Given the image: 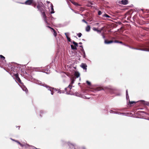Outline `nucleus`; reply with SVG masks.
I'll return each instance as SVG.
<instances>
[{
  "mask_svg": "<svg viewBox=\"0 0 149 149\" xmlns=\"http://www.w3.org/2000/svg\"><path fill=\"white\" fill-rule=\"evenodd\" d=\"M136 46L138 47H131V49L149 52V42L145 44H137Z\"/></svg>",
  "mask_w": 149,
  "mask_h": 149,
  "instance_id": "f257e3e1",
  "label": "nucleus"
},
{
  "mask_svg": "<svg viewBox=\"0 0 149 149\" xmlns=\"http://www.w3.org/2000/svg\"><path fill=\"white\" fill-rule=\"evenodd\" d=\"M37 7L41 13L42 16L43 18L44 21L47 24V25H49V24L48 23L47 20V17L46 15L45 14L44 12L43 8L41 7L39 5H38L37 6Z\"/></svg>",
  "mask_w": 149,
  "mask_h": 149,
  "instance_id": "f03ea898",
  "label": "nucleus"
},
{
  "mask_svg": "<svg viewBox=\"0 0 149 149\" xmlns=\"http://www.w3.org/2000/svg\"><path fill=\"white\" fill-rule=\"evenodd\" d=\"M31 69L33 70H35L36 71H40L43 72L47 74H48L49 73L50 70H45V71H42V67H37V68H33L31 67Z\"/></svg>",
  "mask_w": 149,
  "mask_h": 149,
  "instance_id": "7ed1b4c3",
  "label": "nucleus"
},
{
  "mask_svg": "<svg viewBox=\"0 0 149 149\" xmlns=\"http://www.w3.org/2000/svg\"><path fill=\"white\" fill-rule=\"evenodd\" d=\"M40 85L43 86L45 87L46 88L48 89V90H49L51 92V94L52 95H53L54 93V92H53V90H54V91H55V89L54 88H52L48 86L46 84L43 85L42 84H40Z\"/></svg>",
  "mask_w": 149,
  "mask_h": 149,
  "instance_id": "20e7f679",
  "label": "nucleus"
},
{
  "mask_svg": "<svg viewBox=\"0 0 149 149\" xmlns=\"http://www.w3.org/2000/svg\"><path fill=\"white\" fill-rule=\"evenodd\" d=\"M107 91L111 93H113L114 91L116 90V89L113 87L109 86L106 88Z\"/></svg>",
  "mask_w": 149,
  "mask_h": 149,
  "instance_id": "39448f33",
  "label": "nucleus"
},
{
  "mask_svg": "<svg viewBox=\"0 0 149 149\" xmlns=\"http://www.w3.org/2000/svg\"><path fill=\"white\" fill-rule=\"evenodd\" d=\"M8 67L10 66L11 70L14 72L17 73L18 72V70L16 68V67H15V65L12 66L10 64L8 65Z\"/></svg>",
  "mask_w": 149,
  "mask_h": 149,
  "instance_id": "423d86ee",
  "label": "nucleus"
},
{
  "mask_svg": "<svg viewBox=\"0 0 149 149\" xmlns=\"http://www.w3.org/2000/svg\"><path fill=\"white\" fill-rule=\"evenodd\" d=\"M35 2L34 0H27L24 3H21L23 4H25L26 5H31L32 4H34Z\"/></svg>",
  "mask_w": 149,
  "mask_h": 149,
  "instance_id": "0eeeda50",
  "label": "nucleus"
},
{
  "mask_svg": "<svg viewBox=\"0 0 149 149\" xmlns=\"http://www.w3.org/2000/svg\"><path fill=\"white\" fill-rule=\"evenodd\" d=\"M128 1L127 0H122L119 1V3L123 5H125L128 3Z\"/></svg>",
  "mask_w": 149,
  "mask_h": 149,
  "instance_id": "6e6552de",
  "label": "nucleus"
},
{
  "mask_svg": "<svg viewBox=\"0 0 149 149\" xmlns=\"http://www.w3.org/2000/svg\"><path fill=\"white\" fill-rule=\"evenodd\" d=\"M81 67L84 70H86V71L87 65L85 63H82L81 65Z\"/></svg>",
  "mask_w": 149,
  "mask_h": 149,
  "instance_id": "1a4fd4ad",
  "label": "nucleus"
},
{
  "mask_svg": "<svg viewBox=\"0 0 149 149\" xmlns=\"http://www.w3.org/2000/svg\"><path fill=\"white\" fill-rule=\"evenodd\" d=\"M67 75L64 73H63L61 75V77L63 79V81L64 82H65L66 78L67 77Z\"/></svg>",
  "mask_w": 149,
  "mask_h": 149,
  "instance_id": "9d476101",
  "label": "nucleus"
},
{
  "mask_svg": "<svg viewBox=\"0 0 149 149\" xmlns=\"http://www.w3.org/2000/svg\"><path fill=\"white\" fill-rule=\"evenodd\" d=\"M74 78H78L80 76V74L79 72L77 71H75L74 73Z\"/></svg>",
  "mask_w": 149,
  "mask_h": 149,
  "instance_id": "9b49d317",
  "label": "nucleus"
},
{
  "mask_svg": "<svg viewBox=\"0 0 149 149\" xmlns=\"http://www.w3.org/2000/svg\"><path fill=\"white\" fill-rule=\"evenodd\" d=\"M138 102H141V103H142V104H143L144 105H146L147 106H149V102H145L144 100H140V101H138Z\"/></svg>",
  "mask_w": 149,
  "mask_h": 149,
  "instance_id": "f8f14e48",
  "label": "nucleus"
},
{
  "mask_svg": "<svg viewBox=\"0 0 149 149\" xmlns=\"http://www.w3.org/2000/svg\"><path fill=\"white\" fill-rule=\"evenodd\" d=\"M21 87L22 90L23 91H25L26 92V93L28 92V90L27 88L25 86H24V85H23Z\"/></svg>",
  "mask_w": 149,
  "mask_h": 149,
  "instance_id": "ddd939ff",
  "label": "nucleus"
},
{
  "mask_svg": "<svg viewBox=\"0 0 149 149\" xmlns=\"http://www.w3.org/2000/svg\"><path fill=\"white\" fill-rule=\"evenodd\" d=\"M67 33H68V34H69V33H65V34L66 36V37L67 38L68 41L69 42H72V41H71V40L70 39V37H68V36L67 35Z\"/></svg>",
  "mask_w": 149,
  "mask_h": 149,
  "instance_id": "4468645a",
  "label": "nucleus"
},
{
  "mask_svg": "<svg viewBox=\"0 0 149 149\" xmlns=\"http://www.w3.org/2000/svg\"><path fill=\"white\" fill-rule=\"evenodd\" d=\"M104 43L106 44H109L112 43H114V41L113 40L108 41L107 40H105L104 41Z\"/></svg>",
  "mask_w": 149,
  "mask_h": 149,
  "instance_id": "2eb2a0df",
  "label": "nucleus"
},
{
  "mask_svg": "<svg viewBox=\"0 0 149 149\" xmlns=\"http://www.w3.org/2000/svg\"><path fill=\"white\" fill-rule=\"evenodd\" d=\"M76 79V78H74V77H72L70 78V79L71 80V83L70 84H72L74 83V81H75Z\"/></svg>",
  "mask_w": 149,
  "mask_h": 149,
  "instance_id": "dca6fc26",
  "label": "nucleus"
},
{
  "mask_svg": "<svg viewBox=\"0 0 149 149\" xmlns=\"http://www.w3.org/2000/svg\"><path fill=\"white\" fill-rule=\"evenodd\" d=\"M58 90V93H59L61 94V93H64V91H62V90H60V89H56L55 88V91H57Z\"/></svg>",
  "mask_w": 149,
  "mask_h": 149,
  "instance_id": "f3484780",
  "label": "nucleus"
},
{
  "mask_svg": "<svg viewBox=\"0 0 149 149\" xmlns=\"http://www.w3.org/2000/svg\"><path fill=\"white\" fill-rule=\"evenodd\" d=\"M71 48L72 50H77V48L76 46L71 45H70Z\"/></svg>",
  "mask_w": 149,
  "mask_h": 149,
  "instance_id": "a211bd4d",
  "label": "nucleus"
},
{
  "mask_svg": "<svg viewBox=\"0 0 149 149\" xmlns=\"http://www.w3.org/2000/svg\"><path fill=\"white\" fill-rule=\"evenodd\" d=\"M93 29L94 31H97L98 33H100L101 32V30H98L95 27H93Z\"/></svg>",
  "mask_w": 149,
  "mask_h": 149,
  "instance_id": "6ab92c4d",
  "label": "nucleus"
},
{
  "mask_svg": "<svg viewBox=\"0 0 149 149\" xmlns=\"http://www.w3.org/2000/svg\"><path fill=\"white\" fill-rule=\"evenodd\" d=\"M126 99H127V100H129V101L130 100L129 97V96L128 95L127 90H126Z\"/></svg>",
  "mask_w": 149,
  "mask_h": 149,
  "instance_id": "aec40b11",
  "label": "nucleus"
},
{
  "mask_svg": "<svg viewBox=\"0 0 149 149\" xmlns=\"http://www.w3.org/2000/svg\"><path fill=\"white\" fill-rule=\"evenodd\" d=\"M52 31L53 32V34L54 36L56 37L57 35V33L56 31L53 28L52 29Z\"/></svg>",
  "mask_w": 149,
  "mask_h": 149,
  "instance_id": "412c9836",
  "label": "nucleus"
},
{
  "mask_svg": "<svg viewBox=\"0 0 149 149\" xmlns=\"http://www.w3.org/2000/svg\"><path fill=\"white\" fill-rule=\"evenodd\" d=\"M90 26L89 25H88L86 27V30L87 32H89L90 30Z\"/></svg>",
  "mask_w": 149,
  "mask_h": 149,
  "instance_id": "4be33fe9",
  "label": "nucleus"
},
{
  "mask_svg": "<svg viewBox=\"0 0 149 149\" xmlns=\"http://www.w3.org/2000/svg\"><path fill=\"white\" fill-rule=\"evenodd\" d=\"M95 90L96 91H101L102 90H103L104 89H103L101 87H98L96 88Z\"/></svg>",
  "mask_w": 149,
  "mask_h": 149,
  "instance_id": "5701e85b",
  "label": "nucleus"
},
{
  "mask_svg": "<svg viewBox=\"0 0 149 149\" xmlns=\"http://www.w3.org/2000/svg\"><path fill=\"white\" fill-rule=\"evenodd\" d=\"M51 11L50 12V13L51 14H53L54 13V10L53 6L52 4L51 5Z\"/></svg>",
  "mask_w": 149,
  "mask_h": 149,
  "instance_id": "b1692460",
  "label": "nucleus"
},
{
  "mask_svg": "<svg viewBox=\"0 0 149 149\" xmlns=\"http://www.w3.org/2000/svg\"><path fill=\"white\" fill-rule=\"evenodd\" d=\"M103 17H105L107 18H111V17L106 13H104L102 15Z\"/></svg>",
  "mask_w": 149,
  "mask_h": 149,
  "instance_id": "393cba45",
  "label": "nucleus"
},
{
  "mask_svg": "<svg viewBox=\"0 0 149 149\" xmlns=\"http://www.w3.org/2000/svg\"><path fill=\"white\" fill-rule=\"evenodd\" d=\"M124 39L127 41H128L131 40V39L129 37L127 36L125 37Z\"/></svg>",
  "mask_w": 149,
  "mask_h": 149,
  "instance_id": "a878e982",
  "label": "nucleus"
},
{
  "mask_svg": "<svg viewBox=\"0 0 149 149\" xmlns=\"http://www.w3.org/2000/svg\"><path fill=\"white\" fill-rule=\"evenodd\" d=\"M114 43H119L121 44L122 45H123V42L122 41H119L118 40H115L114 41Z\"/></svg>",
  "mask_w": 149,
  "mask_h": 149,
  "instance_id": "bb28decb",
  "label": "nucleus"
},
{
  "mask_svg": "<svg viewBox=\"0 0 149 149\" xmlns=\"http://www.w3.org/2000/svg\"><path fill=\"white\" fill-rule=\"evenodd\" d=\"M72 43L76 47H78V43H77V42H75L74 40L72 41Z\"/></svg>",
  "mask_w": 149,
  "mask_h": 149,
  "instance_id": "cd10ccee",
  "label": "nucleus"
},
{
  "mask_svg": "<svg viewBox=\"0 0 149 149\" xmlns=\"http://www.w3.org/2000/svg\"><path fill=\"white\" fill-rule=\"evenodd\" d=\"M16 65H15V67H16V68L17 69L18 71L20 68V66L18 64L16 63Z\"/></svg>",
  "mask_w": 149,
  "mask_h": 149,
  "instance_id": "c85d7f7f",
  "label": "nucleus"
},
{
  "mask_svg": "<svg viewBox=\"0 0 149 149\" xmlns=\"http://www.w3.org/2000/svg\"><path fill=\"white\" fill-rule=\"evenodd\" d=\"M0 58L3 60H5V57L4 56H3L2 55H0Z\"/></svg>",
  "mask_w": 149,
  "mask_h": 149,
  "instance_id": "c756f323",
  "label": "nucleus"
},
{
  "mask_svg": "<svg viewBox=\"0 0 149 149\" xmlns=\"http://www.w3.org/2000/svg\"><path fill=\"white\" fill-rule=\"evenodd\" d=\"M31 146L29 145V144H24V147L25 148H27L28 147H29V146Z\"/></svg>",
  "mask_w": 149,
  "mask_h": 149,
  "instance_id": "7c9ffc66",
  "label": "nucleus"
},
{
  "mask_svg": "<svg viewBox=\"0 0 149 149\" xmlns=\"http://www.w3.org/2000/svg\"><path fill=\"white\" fill-rule=\"evenodd\" d=\"M44 112H45L43 110H41L40 111V116L41 117H42L41 114H42L43 113H44Z\"/></svg>",
  "mask_w": 149,
  "mask_h": 149,
  "instance_id": "2f4dec72",
  "label": "nucleus"
},
{
  "mask_svg": "<svg viewBox=\"0 0 149 149\" xmlns=\"http://www.w3.org/2000/svg\"><path fill=\"white\" fill-rule=\"evenodd\" d=\"M16 79L18 81V82L20 83L21 84H23L22 83H21V81L19 77L17 78H16Z\"/></svg>",
  "mask_w": 149,
  "mask_h": 149,
  "instance_id": "473e14b6",
  "label": "nucleus"
},
{
  "mask_svg": "<svg viewBox=\"0 0 149 149\" xmlns=\"http://www.w3.org/2000/svg\"><path fill=\"white\" fill-rule=\"evenodd\" d=\"M109 112H110V113H115L116 114V111H113V110H110L109 111Z\"/></svg>",
  "mask_w": 149,
  "mask_h": 149,
  "instance_id": "72a5a7b5",
  "label": "nucleus"
},
{
  "mask_svg": "<svg viewBox=\"0 0 149 149\" xmlns=\"http://www.w3.org/2000/svg\"><path fill=\"white\" fill-rule=\"evenodd\" d=\"M129 102L130 105H131L134 103H136V102L134 101H130V100L129 101Z\"/></svg>",
  "mask_w": 149,
  "mask_h": 149,
  "instance_id": "f704fd0d",
  "label": "nucleus"
},
{
  "mask_svg": "<svg viewBox=\"0 0 149 149\" xmlns=\"http://www.w3.org/2000/svg\"><path fill=\"white\" fill-rule=\"evenodd\" d=\"M14 75L15 76V78L16 79V78H19V77L18 76V74L17 73H16V74H14Z\"/></svg>",
  "mask_w": 149,
  "mask_h": 149,
  "instance_id": "c9c22d12",
  "label": "nucleus"
},
{
  "mask_svg": "<svg viewBox=\"0 0 149 149\" xmlns=\"http://www.w3.org/2000/svg\"><path fill=\"white\" fill-rule=\"evenodd\" d=\"M77 36L79 38H80L82 36V34L80 33H79L77 34Z\"/></svg>",
  "mask_w": 149,
  "mask_h": 149,
  "instance_id": "e433bc0d",
  "label": "nucleus"
},
{
  "mask_svg": "<svg viewBox=\"0 0 149 149\" xmlns=\"http://www.w3.org/2000/svg\"><path fill=\"white\" fill-rule=\"evenodd\" d=\"M71 3L73 4L76 5V6H78L79 5V4L78 3H75L74 2H71Z\"/></svg>",
  "mask_w": 149,
  "mask_h": 149,
  "instance_id": "4c0bfd02",
  "label": "nucleus"
},
{
  "mask_svg": "<svg viewBox=\"0 0 149 149\" xmlns=\"http://www.w3.org/2000/svg\"><path fill=\"white\" fill-rule=\"evenodd\" d=\"M102 14V12L100 10H98V15H100Z\"/></svg>",
  "mask_w": 149,
  "mask_h": 149,
  "instance_id": "58836bf2",
  "label": "nucleus"
},
{
  "mask_svg": "<svg viewBox=\"0 0 149 149\" xmlns=\"http://www.w3.org/2000/svg\"><path fill=\"white\" fill-rule=\"evenodd\" d=\"M86 82L88 85L89 86H90L91 85V83L90 81H86Z\"/></svg>",
  "mask_w": 149,
  "mask_h": 149,
  "instance_id": "ea45409f",
  "label": "nucleus"
},
{
  "mask_svg": "<svg viewBox=\"0 0 149 149\" xmlns=\"http://www.w3.org/2000/svg\"><path fill=\"white\" fill-rule=\"evenodd\" d=\"M83 58H86V55L85 52H83Z\"/></svg>",
  "mask_w": 149,
  "mask_h": 149,
  "instance_id": "a19ab883",
  "label": "nucleus"
},
{
  "mask_svg": "<svg viewBox=\"0 0 149 149\" xmlns=\"http://www.w3.org/2000/svg\"><path fill=\"white\" fill-rule=\"evenodd\" d=\"M116 114H124V115L125 114V113H121L118 112H116Z\"/></svg>",
  "mask_w": 149,
  "mask_h": 149,
  "instance_id": "79ce46f5",
  "label": "nucleus"
},
{
  "mask_svg": "<svg viewBox=\"0 0 149 149\" xmlns=\"http://www.w3.org/2000/svg\"><path fill=\"white\" fill-rule=\"evenodd\" d=\"M72 85H71V84H70L67 87L69 88L71 90L72 88Z\"/></svg>",
  "mask_w": 149,
  "mask_h": 149,
  "instance_id": "37998d69",
  "label": "nucleus"
},
{
  "mask_svg": "<svg viewBox=\"0 0 149 149\" xmlns=\"http://www.w3.org/2000/svg\"><path fill=\"white\" fill-rule=\"evenodd\" d=\"M101 35L102 37V38H104V39H105V36L104 35V33H102L101 34Z\"/></svg>",
  "mask_w": 149,
  "mask_h": 149,
  "instance_id": "c03bdc74",
  "label": "nucleus"
},
{
  "mask_svg": "<svg viewBox=\"0 0 149 149\" xmlns=\"http://www.w3.org/2000/svg\"><path fill=\"white\" fill-rule=\"evenodd\" d=\"M82 21L83 22L87 24L88 22L86 21V20L84 19H83L82 20Z\"/></svg>",
  "mask_w": 149,
  "mask_h": 149,
  "instance_id": "a18cd8bd",
  "label": "nucleus"
},
{
  "mask_svg": "<svg viewBox=\"0 0 149 149\" xmlns=\"http://www.w3.org/2000/svg\"><path fill=\"white\" fill-rule=\"evenodd\" d=\"M141 113H145L146 114V115H148V113H146L145 111H141Z\"/></svg>",
  "mask_w": 149,
  "mask_h": 149,
  "instance_id": "49530a36",
  "label": "nucleus"
},
{
  "mask_svg": "<svg viewBox=\"0 0 149 149\" xmlns=\"http://www.w3.org/2000/svg\"><path fill=\"white\" fill-rule=\"evenodd\" d=\"M11 139L12 140H13V141H16V142H17V143H18L19 144H20V143L19 142V141H18L17 140H13V139Z\"/></svg>",
  "mask_w": 149,
  "mask_h": 149,
  "instance_id": "de8ad7c7",
  "label": "nucleus"
},
{
  "mask_svg": "<svg viewBox=\"0 0 149 149\" xmlns=\"http://www.w3.org/2000/svg\"><path fill=\"white\" fill-rule=\"evenodd\" d=\"M75 95L77 96H79V94L77 93H75Z\"/></svg>",
  "mask_w": 149,
  "mask_h": 149,
  "instance_id": "09e8293b",
  "label": "nucleus"
},
{
  "mask_svg": "<svg viewBox=\"0 0 149 149\" xmlns=\"http://www.w3.org/2000/svg\"><path fill=\"white\" fill-rule=\"evenodd\" d=\"M81 50L82 52V53L85 52L84 49H83V47L81 48Z\"/></svg>",
  "mask_w": 149,
  "mask_h": 149,
  "instance_id": "8fccbe9b",
  "label": "nucleus"
},
{
  "mask_svg": "<svg viewBox=\"0 0 149 149\" xmlns=\"http://www.w3.org/2000/svg\"><path fill=\"white\" fill-rule=\"evenodd\" d=\"M123 45H124V46H127V47H128V46H129V45H128L126 44H125V43H123Z\"/></svg>",
  "mask_w": 149,
  "mask_h": 149,
  "instance_id": "3c124183",
  "label": "nucleus"
},
{
  "mask_svg": "<svg viewBox=\"0 0 149 149\" xmlns=\"http://www.w3.org/2000/svg\"><path fill=\"white\" fill-rule=\"evenodd\" d=\"M23 72L24 74H28V73H27V72H26V71H23Z\"/></svg>",
  "mask_w": 149,
  "mask_h": 149,
  "instance_id": "603ef678",
  "label": "nucleus"
},
{
  "mask_svg": "<svg viewBox=\"0 0 149 149\" xmlns=\"http://www.w3.org/2000/svg\"><path fill=\"white\" fill-rule=\"evenodd\" d=\"M47 27L49 29H50L52 30V29H53V28H51L50 26H47Z\"/></svg>",
  "mask_w": 149,
  "mask_h": 149,
  "instance_id": "864d4df0",
  "label": "nucleus"
},
{
  "mask_svg": "<svg viewBox=\"0 0 149 149\" xmlns=\"http://www.w3.org/2000/svg\"><path fill=\"white\" fill-rule=\"evenodd\" d=\"M89 4H91V5H94V3L92 2L89 3Z\"/></svg>",
  "mask_w": 149,
  "mask_h": 149,
  "instance_id": "5fc2aeb1",
  "label": "nucleus"
},
{
  "mask_svg": "<svg viewBox=\"0 0 149 149\" xmlns=\"http://www.w3.org/2000/svg\"><path fill=\"white\" fill-rule=\"evenodd\" d=\"M74 12L76 13L79 14V12L78 11H74Z\"/></svg>",
  "mask_w": 149,
  "mask_h": 149,
  "instance_id": "6e6d98bb",
  "label": "nucleus"
},
{
  "mask_svg": "<svg viewBox=\"0 0 149 149\" xmlns=\"http://www.w3.org/2000/svg\"><path fill=\"white\" fill-rule=\"evenodd\" d=\"M32 147H33V149H37V148H36V147H35L34 146H32Z\"/></svg>",
  "mask_w": 149,
  "mask_h": 149,
  "instance_id": "4d7b16f0",
  "label": "nucleus"
},
{
  "mask_svg": "<svg viewBox=\"0 0 149 149\" xmlns=\"http://www.w3.org/2000/svg\"><path fill=\"white\" fill-rule=\"evenodd\" d=\"M91 4H89V3L88 4V6L89 7H92Z\"/></svg>",
  "mask_w": 149,
  "mask_h": 149,
  "instance_id": "13d9d810",
  "label": "nucleus"
},
{
  "mask_svg": "<svg viewBox=\"0 0 149 149\" xmlns=\"http://www.w3.org/2000/svg\"><path fill=\"white\" fill-rule=\"evenodd\" d=\"M24 144H22L21 146L22 147H24Z\"/></svg>",
  "mask_w": 149,
  "mask_h": 149,
  "instance_id": "bf43d9fd",
  "label": "nucleus"
},
{
  "mask_svg": "<svg viewBox=\"0 0 149 149\" xmlns=\"http://www.w3.org/2000/svg\"><path fill=\"white\" fill-rule=\"evenodd\" d=\"M67 88L68 87H66V88H65L64 89L65 91H66Z\"/></svg>",
  "mask_w": 149,
  "mask_h": 149,
  "instance_id": "052dcab7",
  "label": "nucleus"
},
{
  "mask_svg": "<svg viewBox=\"0 0 149 149\" xmlns=\"http://www.w3.org/2000/svg\"><path fill=\"white\" fill-rule=\"evenodd\" d=\"M8 69L9 70H11V69H10V66H9V67L8 66Z\"/></svg>",
  "mask_w": 149,
  "mask_h": 149,
  "instance_id": "680f3d73",
  "label": "nucleus"
},
{
  "mask_svg": "<svg viewBox=\"0 0 149 149\" xmlns=\"http://www.w3.org/2000/svg\"><path fill=\"white\" fill-rule=\"evenodd\" d=\"M79 46V47H81V48H83V47L82 46V45H79V46Z\"/></svg>",
  "mask_w": 149,
  "mask_h": 149,
  "instance_id": "e2e57ef3",
  "label": "nucleus"
},
{
  "mask_svg": "<svg viewBox=\"0 0 149 149\" xmlns=\"http://www.w3.org/2000/svg\"><path fill=\"white\" fill-rule=\"evenodd\" d=\"M82 149H86L84 147H82Z\"/></svg>",
  "mask_w": 149,
  "mask_h": 149,
  "instance_id": "0e129e2a",
  "label": "nucleus"
},
{
  "mask_svg": "<svg viewBox=\"0 0 149 149\" xmlns=\"http://www.w3.org/2000/svg\"><path fill=\"white\" fill-rule=\"evenodd\" d=\"M82 44V43L81 42H79V45H81Z\"/></svg>",
  "mask_w": 149,
  "mask_h": 149,
  "instance_id": "69168bd1",
  "label": "nucleus"
},
{
  "mask_svg": "<svg viewBox=\"0 0 149 149\" xmlns=\"http://www.w3.org/2000/svg\"><path fill=\"white\" fill-rule=\"evenodd\" d=\"M128 47H129V48L131 49V46H130V45H129Z\"/></svg>",
  "mask_w": 149,
  "mask_h": 149,
  "instance_id": "338daca9",
  "label": "nucleus"
},
{
  "mask_svg": "<svg viewBox=\"0 0 149 149\" xmlns=\"http://www.w3.org/2000/svg\"><path fill=\"white\" fill-rule=\"evenodd\" d=\"M145 119L149 120V118H145Z\"/></svg>",
  "mask_w": 149,
  "mask_h": 149,
  "instance_id": "774afa93",
  "label": "nucleus"
}]
</instances>
